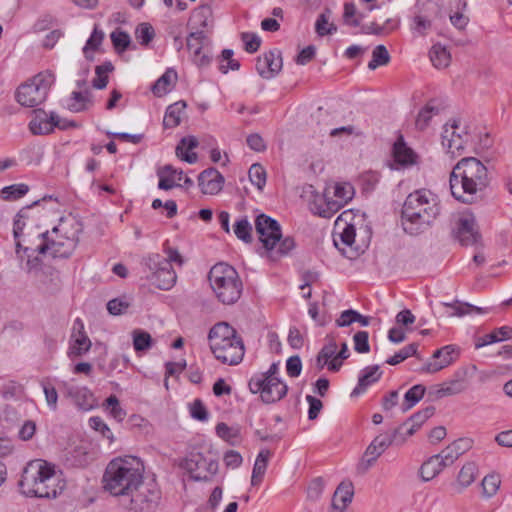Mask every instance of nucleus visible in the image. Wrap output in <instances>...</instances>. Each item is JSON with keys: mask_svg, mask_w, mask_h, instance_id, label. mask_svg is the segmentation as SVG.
Segmentation results:
<instances>
[{"mask_svg": "<svg viewBox=\"0 0 512 512\" xmlns=\"http://www.w3.org/2000/svg\"><path fill=\"white\" fill-rule=\"evenodd\" d=\"M450 190L452 196L465 204L475 201L476 195L489 185L486 166L475 157L462 158L450 173Z\"/></svg>", "mask_w": 512, "mask_h": 512, "instance_id": "1", "label": "nucleus"}, {"mask_svg": "<svg viewBox=\"0 0 512 512\" xmlns=\"http://www.w3.org/2000/svg\"><path fill=\"white\" fill-rule=\"evenodd\" d=\"M439 214L438 197L427 189L416 190L407 196L403 204V229L409 235H418L425 231Z\"/></svg>", "mask_w": 512, "mask_h": 512, "instance_id": "2", "label": "nucleus"}, {"mask_svg": "<svg viewBox=\"0 0 512 512\" xmlns=\"http://www.w3.org/2000/svg\"><path fill=\"white\" fill-rule=\"evenodd\" d=\"M143 472L144 465L137 457L113 459L103 476L104 488L111 495L125 499L142 483Z\"/></svg>", "mask_w": 512, "mask_h": 512, "instance_id": "3", "label": "nucleus"}, {"mask_svg": "<svg viewBox=\"0 0 512 512\" xmlns=\"http://www.w3.org/2000/svg\"><path fill=\"white\" fill-rule=\"evenodd\" d=\"M64 486L55 472L54 465L42 459L30 461L19 481L23 494L38 498H56Z\"/></svg>", "mask_w": 512, "mask_h": 512, "instance_id": "4", "label": "nucleus"}, {"mask_svg": "<svg viewBox=\"0 0 512 512\" xmlns=\"http://www.w3.org/2000/svg\"><path fill=\"white\" fill-rule=\"evenodd\" d=\"M210 348L216 359L224 364H239L245 353L241 337L226 322L215 324L209 331Z\"/></svg>", "mask_w": 512, "mask_h": 512, "instance_id": "5", "label": "nucleus"}, {"mask_svg": "<svg viewBox=\"0 0 512 512\" xmlns=\"http://www.w3.org/2000/svg\"><path fill=\"white\" fill-rule=\"evenodd\" d=\"M208 280L216 298L224 305L234 304L241 297L243 283L233 266L215 264L209 271Z\"/></svg>", "mask_w": 512, "mask_h": 512, "instance_id": "6", "label": "nucleus"}, {"mask_svg": "<svg viewBox=\"0 0 512 512\" xmlns=\"http://www.w3.org/2000/svg\"><path fill=\"white\" fill-rule=\"evenodd\" d=\"M53 83L52 73L48 71L39 73L17 88L16 100L21 106L36 107L45 101Z\"/></svg>", "mask_w": 512, "mask_h": 512, "instance_id": "7", "label": "nucleus"}, {"mask_svg": "<svg viewBox=\"0 0 512 512\" xmlns=\"http://www.w3.org/2000/svg\"><path fill=\"white\" fill-rule=\"evenodd\" d=\"M143 264L148 268L150 274L147 276L149 282L160 290L171 289L177 279L176 272L172 264L164 256L154 253L143 260Z\"/></svg>", "mask_w": 512, "mask_h": 512, "instance_id": "8", "label": "nucleus"}, {"mask_svg": "<svg viewBox=\"0 0 512 512\" xmlns=\"http://www.w3.org/2000/svg\"><path fill=\"white\" fill-rule=\"evenodd\" d=\"M248 387L251 393L259 394L265 404H273L283 399L288 387L280 378H267L263 375H253Z\"/></svg>", "mask_w": 512, "mask_h": 512, "instance_id": "9", "label": "nucleus"}, {"mask_svg": "<svg viewBox=\"0 0 512 512\" xmlns=\"http://www.w3.org/2000/svg\"><path fill=\"white\" fill-rule=\"evenodd\" d=\"M160 500V492L155 484H144L121 500V505L127 510L150 511L154 509Z\"/></svg>", "mask_w": 512, "mask_h": 512, "instance_id": "10", "label": "nucleus"}, {"mask_svg": "<svg viewBox=\"0 0 512 512\" xmlns=\"http://www.w3.org/2000/svg\"><path fill=\"white\" fill-rule=\"evenodd\" d=\"M441 138L447 153L455 157L462 153L469 136L466 127H462L459 120L453 119L444 125Z\"/></svg>", "mask_w": 512, "mask_h": 512, "instance_id": "11", "label": "nucleus"}, {"mask_svg": "<svg viewBox=\"0 0 512 512\" xmlns=\"http://www.w3.org/2000/svg\"><path fill=\"white\" fill-rule=\"evenodd\" d=\"M255 229L263 247L273 257L275 245L282 236L280 224L272 217L260 214L255 219Z\"/></svg>", "mask_w": 512, "mask_h": 512, "instance_id": "12", "label": "nucleus"}, {"mask_svg": "<svg viewBox=\"0 0 512 512\" xmlns=\"http://www.w3.org/2000/svg\"><path fill=\"white\" fill-rule=\"evenodd\" d=\"M333 242L335 247L347 258H357L367 245H359L356 241L355 225L342 226L340 229L334 226Z\"/></svg>", "mask_w": 512, "mask_h": 512, "instance_id": "13", "label": "nucleus"}, {"mask_svg": "<svg viewBox=\"0 0 512 512\" xmlns=\"http://www.w3.org/2000/svg\"><path fill=\"white\" fill-rule=\"evenodd\" d=\"M39 243L37 245H27L25 246V251H38V254L41 255H49L53 258H67L69 257L73 251L63 253L64 249L62 247L57 246L59 244H64L65 238L62 233H53V230L49 234V232H43L38 235Z\"/></svg>", "mask_w": 512, "mask_h": 512, "instance_id": "14", "label": "nucleus"}, {"mask_svg": "<svg viewBox=\"0 0 512 512\" xmlns=\"http://www.w3.org/2000/svg\"><path fill=\"white\" fill-rule=\"evenodd\" d=\"M185 469L197 481H208L218 471V463L202 453H191L184 462Z\"/></svg>", "mask_w": 512, "mask_h": 512, "instance_id": "15", "label": "nucleus"}, {"mask_svg": "<svg viewBox=\"0 0 512 512\" xmlns=\"http://www.w3.org/2000/svg\"><path fill=\"white\" fill-rule=\"evenodd\" d=\"M82 232L81 223L73 216L63 217L60 219V222L57 226L53 228V233H62L65 241L64 244H59L57 246L62 247L64 251L63 253L74 251L76 248L79 235Z\"/></svg>", "mask_w": 512, "mask_h": 512, "instance_id": "16", "label": "nucleus"}, {"mask_svg": "<svg viewBox=\"0 0 512 512\" xmlns=\"http://www.w3.org/2000/svg\"><path fill=\"white\" fill-rule=\"evenodd\" d=\"M437 8L435 0H428L426 3H417V12L413 17L411 30L418 36H424L432 27L431 11Z\"/></svg>", "mask_w": 512, "mask_h": 512, "instance_id": "17", "label": "nucleus"}, {"mask_svg": "<svg viewBox=\"0 0 512 512\" xmlns=\"http://www.w3.org/2000/svg\"><path fill=\"white\" fill-rule=\"evenodd\" d=\"M91 348V341L84 331L83 322L77 318L74 321L71 344L69 348L70 357H81Z\"/></svg>", "mask_w": 512, "mask_h": 512, "instance_id": "18", "label": "nucleus"}, {"mask_svg": "<svg viewBox=\"0 0 512 512\" xmlns=\"http://www.w3.org/2000/svg\"><path fill=\"white\" fill-rule=\"evenodd\" d=\"M198 184L203 194H218L224 184V177L215 168H208L202 171L198 176Z\"/></svg>", "mask_w": 512, "mask_h": 512, "instance_id": "19", "label": "nucleus"}, {"mask_svg": "<svg viewBox=\"0 0 512 512\" xmlns=\"http://www.w3.org/2000/svg\"><path fill=\"white\" fill-rule=\"evenodd\" d=\"M456 237L464 246H470L477 243L480 235L476 228L474 217H462L458 221Z\"/></svg>", "mask_w": 512, "mask_h": 512, "instance_id": "20", "label": "nucleus"}, {"mask_svg": "<svg viewBox=\"0 0 512 512\" xmlns=\"http://www.w3.org/2000/svg\"><path fill=\"white\" fill-rule=\"evenodd\" d=\"M354 488L351 482H342L335 490L329 512H341L348 510V505L352 502Z\"/></svg>", "mask_w": 512, "mask_h": 512, "instance_id": "21", "label": "nucleus"}, {"mask_svg": "<svg viewBox=\"0 0 512 512\" xmlns=\"http://www.w3.org/2000/svg\"><path fill=\"white\" fill-rule=\"evenodd\" d=\"M65 388L66 396L71 398L79 409L89 411L94 407L93 394L87 387L66 385Z\"/></svg>", "mask_w": 512, "mask_h": 512, "instance_id": "22", "label": "nucleus"}, {"mask_svg": "<svg viewBox=\"0 0 512 512\" xmlns=\"http://www.w3.org/2000/svg\"><path fill=\"white\" fill-rule=\"evenodd\" d=\"M310 210L323 218H331L344 205L338 203V200L329 199L326 195H316L310 202Z\"/></svg>", "mask_w": 512, "mask_h": 512, "instance_id": "23", "label": "nucleus"}, {"mask_svg": "<svg viewBox=\"0 0 512 512\" xmlns=\"http://www.w3.org/2000/svg\"><path fill=\"white\" fill-rule=\"evenodd\" d=\"M382 376V371L379 365H372L365 367L358 378L356 387L351 392L352 397H357L363 394L367 388L376 383Z\"/></svg>", "mask_w": 512, "mask_h": 512, "instance_id": "24", "label": "nucleus"}, {"mask_svg": "<svg viewBox=\"0 0 512 512\" xmlns=\"http://www.w3.org/2000/svg\"><path fill=\"white\" fill-rule=\"evenodd\" d=\"M453 352L454 348L451 345H447L436 350L433 354V359H435V361L427 362L421 368V371L426 373H435L447 367L452 362L451 355Z\"/></svg>", "mask_w": 512, "mask_h": 512, "instance_id": "25", "label": "nucleus"}, {"mask_svg": "<svg viewBox=\"0 0 512 512\" xmlns=\"http://www.w3.org/2000/svg\"><path fill=\"white\" fill-rule=\"evenodd\" d=\"M34 118L29 123V129L34 135H45L53 132V121L51 114L48 115L44 110L34 111Z\"/></svg>", "mask_w": 512, "mask_h": 512, "instance_id": "26", "label": "nucleus"}, {"mask_svg": "<svg viewBox=\"0 0 512 512\" xmlns=\"http://www.w3.org/2000/svg\"><path fill=\"white\" fill-rule=\"evenodd\" d=\"M393 157L396 163L402 166L413 165L416 162V154L404 142L403 136L400 135L393 145Z\"/></svg>", "mask_w": 512, "mask_h": 512, "instance_id": "27", "label": "nucleus"}, {"mask_svg": "<svg viewBox=\"0 0 512 512\" xmlns=\"http://www.w3.org/2000/svg\"><path fill=\"white\" fill-rule=\"evenodd\" d=\"M466 388L467 386L463 379H453L439 386H435L430 394L433 395L434 399H441L443 397L460 394L464 392Z\"/></svg>", "mask_w": 512, "mask_h": 512, "instance_id": "28", "label": "nucleus"}, {"mask_svg": "<svg viewBox=\"0 0 512 512\" xmlns=\"http://www.w3.org/2000/svg\"><path fill=\"white\" fill-rule=\"evenodd\" d=\"M270 456L271 452L269 450H261L257 455L251 475L252 486H258L262 482Z\"/></svg>", "mask_w": 512, "mask_h": 512, "instance_id": "29", "label": "nucleus"}, {"mask_svg": "<svg viewBox=\"0 0 512 512\" xmlns=\"http://www.w3.org/2000/svg\"><path fill=\"white\" fill-rule=\"evenodd\" d=\"M187 104L184 100L177 101L169 105L166 109L165 116L163 119V125L165 128H175L181 122V117L185 111Z\"/></svg>", "mask_w": 512, "mask_h": 512, "instance_id": "30", "label": "nucleus"}, {"mask_svg": "<svg viewBox=\"0 0 512 512\" xmlns=\"http://www.w3.org/2000/svg\"><path fill=\"white\" fill-rule=\"evenodd\" d=\"M478 467L474 462H467L462 466L458 473L456 488L458 492H462L465 488L470 486L476 479Z\"/></svg>", "mask_w": 512, "mask_h": 512, "instance_id": "31", "label": "nucleus"}, {"mask_svg": "<svg viewBox=\"0 0 512 512\" xmlns=\"http://www.w3.org/2000/svg\"><path fill=\"white\" fill-rule=\"evenodd\" d=\"M511 337H512V328L509 326H502L489 334L479 337L476 340L475 347H476V349H479L486 345H490V344H493L496 342L510 339Z\"/></svg>", "mask_w": 512, "mask_h": 512, "instance_id": "32", "label": "nucleus"}, {"mask_svg": "<svg viewBox=\"0 0 512 512\" xmlns=\"http://www.w3.org/2000/svg\"><path fill=\"white\" fill-rule=\"evenodd\" d=\"M210 41L204 31L191 32L187 37V48L192 55H200L202 51L210 49Z\"/></svg>", "mask_w": 512, "mask_h": 512, "instance_id": "33", "label": "nucleus"}, {"mask_svg": "<svg viewBox=\"0 0 512 512\" xmlns=\"http://www.w3.org/2000/svg\"><path fill=\"white\" fill-rule=\"evenodd\" d=\"M444 468H446V466L441 462L439 457L433 455L422 464L420 476L424 481H429L436 477Z\"/></svg>", "mask_w": 512, "mask_h": 512, "instance_id": "34", "label": "nucleus"}, {"mask_svg": "<svg viewBox=\"0 0 512 512\" xmlns=\"http://www.w3.org/2000/svg\"><path fill=\"white\" fill-rule=\"evenodd\" d=\"M177 79V73L173 69H167L165 73L153 84L152 92L161 97L170 91V87Z\"/></svg>", "mask_w": 512, "mask_h": 512, "instance_id": "35", "label": "nucleus"}, {"mask_svg": "<svg viewBox=\"0 0 512 512\" xmlns=\"http://www.w3.org/2000/svg\"><path fill=\"white\" fill-rule=\"evenodd\" d=\"M435 101L432 100L428 102L424 108H422L416 118L415 125L417 129L424 130L428 127L430 120L434 115L439 114L440 107L434 104Z\"/></svg>", "mask_w": 512, "mask_h": 512, "instance_id": "36", "label": "nucleus"}, {"mask_svg": "<svg viewBox=\"0 0 512 512\" xmlns=\"http://www.w3.org/2000/svg\"><path fill=\"white\" fill-rule=\"evenodd\" d=\"M429 55L432 64L438 69L446 68L450 64V52L440 44L433 45Z\"/></svg>", "mask_w": 512, "mask_h": 512, "instance_id": "37", "label": "nucleus"}, {"mask_svg": "<svg viewBox=\"0 0 512 512\" xmlns=\"http://www.w3.org/2000/svg\"><path fill=\"white\" fill-rule=\"evenodd\" d=\"M198 140L196 137L194 136H188V137H184L182 138L180 144L176 147V155L181 158L182 160L190 163V164H193L197 161V154L192 152V153H183L182 151V148L183 147H186L187 150H192L194 148H196L198 146Z\"/></svg>", "mask_w": 512, "mask_h": 512, "instance_id": "38", "label": "nucleus"}, {"mask_svg": "<svg viewBox=\"0 0 512 512\" xmlns=\"http://www.w3.org/2000/svg\"><path fill=\"white\" fill-rule=\"evenodd\" d=\"M426 388L422 384L412 386L404 395V401L402 403V412H407L414 407L424 396Z\"/></svg>", "mask_w": 512, "mask_h": 512, "instance_id": "39", "label": "nucleus"}, {"mask_svg": "<svg viewBox=\"0 0 512 512\" xmlns=\"http://www.w3.org/2000/svg\"><path fill=\"white\" fill-rule=\"evenodd\" d=\"M91 94L89 91H73L67 100L66 107L71 112H81L86 109V103L90 102Z\"/></svg>", "mask_w": 512, "mask_h": 512, "instance_id": "40", "label": "nucleus"}, {"mask_svg": "<svg viewBox=\"0 0 512 512\" xmlns=\"http://www.w3.org/2000/svg\"><path fill=\"white\" fill-rule=\"evenodd\" d=\"M133 347L137 353L146 352L152 347L151 335L141 329H135L132 331Z\"/></svg>", "mask_w": 512, "mask_h": 512, "instance_id": "41", "label": "nucleus"}, {"mask_svg": "<svg viewBox=\"0 0 512 512\" xmlns=\"http://www.w3.org/2000/svg\"><path fill=\"white\" fill-rule=\"evenodd\" d=\"M29 191L28 185L24 183L6 186L0 191V198L5 201H14L26 195Z\"/></svg>", "mask_w": 512, "mask_h": 512, "instance_id": "42", "label": "nucleus"}, {"mask_svg": "<svg viewBox=\"0 0 512 512\" xmlns=\"http://www.w3.org/2000/svg\"><path fill=\"white\" fill-rule=\"evenodd\" d=\"M501 485L500 476L496 473H491L486 475L482 482V495L483 497L489 499L496 495Z\"/></svg>", "mask_w": 512, "mask_h": 512, "instance_id": "43", "label": "nucleus"}, {"mask_svg": "<svg viewBox=\"0 0 512 512\" xmlns=\"http://www.w3.org/2000/svg\"><path fill=\"white\" fill-rule=\"evenodd\" d=\"M176 169L171 165H165L159 172L158 188L163 190H170L180 184L175 183Z\"/></svg>", "mask_w": 512, "mask_h": 512, "instance_id": "44", "label": "nucleus"}, {"mask_svg": "<svg viewBox=\"0 0 512 512\" xmlns=\"http://www.w3.org/2000/svg\"><path fill=\"white\" fill-rule=\"evenodd\" d=\"M114 69L111 62H105L96 66V77L92 80V86L96 89H104L108 84V73Z\"/></svg>", "mask_w": 512, "mask_h": 512, "instance_id": "45", "label": "nucleus"}, {"mask_svg": "<svg viewBox=\"0 0 512 512\" xmlns=\"http://www.w3.org/2000/svg\"><path fill=\"white\" fill-rule=\"evenodd\" d=\"M390 61V55L384 45H377L372 52V59L368 63L370 70H375L379 66L387 65Z\"/></svg>", "mask_w": 512, "mask_h": 512, "instance_id": "46", "label": "nucleus"}, {"mask_svg": "<svg viewBox=\"0 0 512 512\" xmlns=\"http://www.w3.org/2000/svg\"><path fill=\"white\" fill-rule=\"evenodd\" d=\"M435 413V407L428 406L415 414H413L409 419H407L402 425L398 428L401 429V432L404 428L410 425V422L415 423L418 426H422L425 421H427L430 417H432Z\"/></svg>", "mask_w": 512, "mask_h": 512, "instance_id": "47", "label": "nucleus"}, {"mask_svg": "<svg viewBox=\"0 0 512 512\" xmlns=\"http://www.w3.org/2000/svg\"><path fill=\"white\" fill-rule=\"evenodd\" d=\"M234 233L238 239L246 243L252 242V226L247 218H242L235 222Z\"/></svg>", "mask_w": 512, "mask_h": 512, "instance_id": "48", "label": "nucleus"}, {"mask_svg": "<svg viewBox=\"0 0 512 512\" xmlns=\"http://www.w3.org/2000/svg\"><path fill=\"white\" fill-rule=\"evenodd\" d=\"M401 433V429L397 428L392 433L380 434L374 438L371 442L380 451L384 452L393 442L398 441V436Z\"/></svg>", "mask_w": 512, "mask_h": 512, "instance_id": "49", "label": "nucleus"}, {"mask_svg": "<svg viewBox=\"0 0 512 512\" xmlns=\"http://www.w3.org/2000/svg\"><path fill=\"white\" fill-rule=\"evenodd\" d=\"M417 348L418 345L416 343H411L404 348H402L399 352H397L392 357H389L386 360V363L389 365H397L402 361L406 360L410 356H417Z\"/></svg>", "mask_w": 512, "mask_h": 512, "instance_id": "50", "label": "nucleus"}, {"mask_svg": "<svg viewBox=\"0 0 512 512\" xmlns=\"http://www.w3.org/2000/svg\"><path fill=\"white\" fill-rule=\"evenodd\" d=\"M249 179L253 185L262 190L266 184V171L260 164H253L249 169Z\"/></svg>", "mask_w": 512, "mask_h": 512, "instance_id": "51", "label": "nucleus"}, {"mask_svg": "<svg viewBox=\"0 0 512 512\" xmlns=\"http://www.w3.org/2000/svg\"><path fill=\"white\" fill-rule=\"evenodd\" d=\"M334 196L338 203L347 204L354 196V188L349 183L336 184L334 187Z\"/></svg>", "mask_w": 512, "mask_h": 512, "instance_id": "52", "label": "nucleus"}, {"mask_svg": "<svg viewBox=\"0 0 512 512\" xmlns=\"http://www.w3.org/2000/svg\"><path fill=\"white\" fill-rule=\"evenodd\" d=\"M267 56L268 72L272 74V78L277 75L282 69V57L278 50L269 51L265 53Z\"/></svg>", "mask_w": 512, "mask_h": 512, "instance_id": "53", "label": "nucleus"}, {"mask_svg": "<svg viewBox=\"0 0 512 512\" xmlns=\"http://www.w3.org/2000/svg\"><path fill=\"white\" fill-rule=\"evenodd\" d=\"M111 41L118 52L125 51L130 45V36L122 30L113 31L110 35Z\"/></svg>", "mask_w": 512, "mask_h": 512, "instance_id": "54", "label": "nucleus"}, {"mask_svg": "<svg viewBox=\"0 0 512 512\" xmlns=\"http://www.w3.org/2000/svg\"><path fill=\"white\" fill-rule=\"evenodd\" d=\"M40 200L34 201L31 205L22 208L16 215V218L13 223V236L15 239H18L25 227L24 218L27 217V210L35 205H38Z\"/></svg>", "mask_w": 512, "mask_h": 512, "instance_id": "55", "label": "nucleus"}, {"mask_svg": "<svg viewBox=\"0 0 512 512\" xmlns=\"http://www.w3.org/2000/svg\"><path fill=\"white\" fill-rule=\"evenodd\" d=\"M103 39H104L103 31L98 29L97 26H95L91 36L89 37V39L86 42V45L83 48V52H84L86 58L89 57L88 52L90 50H97L99 48Z\"/></svg>", "mask_w": 512, "mask_h": 512, "instance_id": "56", "label": "nucleus"}, {"mask_svg": "<svg viewBox=\"0 0 512 512\" xmlns=\"http://www.w3.org/2000/svg\"><path fill=\"white\" fill-rule=\"evenodd\" d=\"M136 39L142 45H148L155 36L153 27L148 23H141L136 29Z\"/></svg>", "mask_w": 512, "mask_h": 512, "instance_id": "57", "label": "nucleus"}, {"mask_svg": "<svg viewBox=\"0 0 512 512\" xmlns=\"http://www.w3.org/2000/svg\"><path fill=\"white\" fill-rule=\"evenodd\" d=\"M216 434L220 438H222L225 441L230 442L231 444H234V439L238 437L239 431L238 429L229 427L226 423L220 422L216 425Z\"/></svg>", "mask_w": 512, "mask_h": 512, "instance_id": "58", "label": "nucleus"}, {"mask_svg": "<svg viewBox=\"0 0 512 512\" xmlns=\"http://www.w3.org/2000/svg\"><path fill=\"white\" fill-rule=\"evenodd\" d=\"M336 26L329 23L328 17L322 13L318 16L315 24V30L319 36L332 34L336 31Z\"/></svg>", "mask_w": 512, "mask_h": 512, "instance_id": "59", "label": "nucleus"}, {"mask_svg": "<svg viewBox=\"0 0 512 512\" xmlns=\"http://www.w3.org/2000/svg\"><path fill=\"white\" fill-rule=\"evenodd\" d=\"M89 426L93 430L100 432L101 435L110 440V442L114 440L113 433L111 432L107 424L102 420V418L98 416L91 417L89 419Z\"/></svg>", "mask_w": 512, "mask_h": 512, "instance_id": "60", "label": "nucleus"}, {"mask_svg": "<svg viewBox=\"0 0 512 512\" xmlns=\"http://www.w3.org/2000/svg\"><path fill=\"white\" fill-rule=\"evenodd\" d=\"M383 452L379 450L374 444H370L362 458V464H365V467H360L363 471H366L370 468L371 465L377 460V458L382 454Z\"/></svg>", "mask_w": 512, "mask_h": 512, "instance_id": "61", "label": "nucleus"}, {"mask_svg": "<svg viewBox=\"0 0 512 512\" xmlns=\"http://www.w3.org/2000/svg\"><path fill=\"white\" fill-rule=\"evenodd\" d=\"M368 339H369L368 332L358 331L353 337L354 349L358 353H368L370 351Z\"/></svg>", "mask_w": 512, "mask_h": 512, "instance_id": "62", "label": "nucleus"}, {"mask_svg": "<svg viewBox=\"0 0 512 512\" xmlns=\"http://www.w3.org/2000/svg\"><path fill=\"white\" fill-rule=\"evenodd\" d=\"M324 486V480L321 477L313 479L307 488L308 498L314 501L318 500L323 493Z\"/></svg>", "mask_w": 512, "mask_h": 512, "instance_id": "63", "label": "nucleus"}, {"mask_svg": "<svg viewBox=\"0 0 512 512\" xmlns=\"http://www.w3.org/2000/svg\"><path fill=\"white\" fill-rule=\"evenodd\" d=\"M436 456L439 457L441 462L448 467L451 466L460 456L458 455L457 451L455 450V447L453 444H449L447 447H445L439 454Z\"/></svg>", "mask_w": 512, "mask_h": 512, "instance_id": "64", "label": "nucleus"}]
</instances>
